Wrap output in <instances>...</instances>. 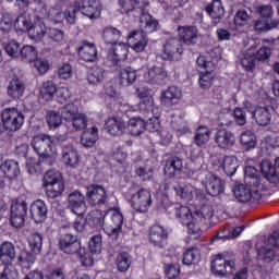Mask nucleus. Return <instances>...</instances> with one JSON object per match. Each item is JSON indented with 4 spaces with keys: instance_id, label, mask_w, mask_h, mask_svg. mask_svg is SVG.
I'll return each instance as SVG.
<instances>
[{
    "instance_id": "obj_36",
    "label": "nucleus",
    "mask_w": 279,
    "mask_h": 279,
    "mask_svg": "<svg viewBox=\"0 0 279 279\" xmlns=\"http://www.w3.org/2000/svg\"><path fill=\"white\" fill-rule=\"evenodd\" d=\"M45 165H47V159L29 157L26 160L27 173H29V175H40L45 169Z\"/></svg>"
},
{
    "instance_id": "obj_14",
    "label": "nucleus",
    "mask_w": 279,
    "mask_h": 279,
    "mask_svg": "<svg viewBox=\"0 0 279 279\" xmlns=\"http://www.w3.org/2000/svg\"><path fill=\"white\" fill-rule=\"evenodd\" d=\"M27 217V203L22 201L13 203L11 206L10 221L13 228H23L25 226V218Z\"/></svg>"
},
{
    "instance_id": "obj_31",
    "label": "nucleus",
    "mask_w": 279,
    "mask_h": 279,
    "mask_svg": "<svg viewBox=\"0 0 279 279\" xmlns=\"http://www.w3.org/2000/svg\"><path fill=\"white\" fill-rule=\"evenodd\" d=\"M78 56L84 62H95L97 60V47L92 43H84L78 48Z\"/></svg>"
},
{
    "instance_id": "obj_16",
    "label": "nucleus",
    "mask_w": 279,
    "mask_h": 279,
    "mask_svg": "<svg viewBox=\"0 0 279 279\" xmlns=\"http://www.w3.org/2000/svg\"><path fill=\"white\" fill-rule=\"evenodd\" d=\"M21 175V167L16 160H5L0 168V186L5 184V179L14 180Z\"/></svg>"
},
{
    "instance_id": "obj_63",
    "label": "nucleus",
    "mask_w": 279,
    "mask_h": 279,
    "mask_svg": "<svg viewBox=\"0 0 279 279\" xmlns=\"http://www.w3.org/2000/svg\"><path fill=\"white\" fill-rule=\"evenodd\" d=\"M77 114H80V109L73 102L65 105L61 109V117L65 121H71L73 118L77 117Z\"/></svg>"
},
{
    "instance_id": "obj_40",
    "label": "nucleus",
    "mask_w": 279,
    "mask_h": 279,
    "mask_svg": "<svg viewBox=\"0 0 279 279\" xmlns=\"http://www.w3.org/2000/svg\"><path fill=\"white\" fill-rule=\"evenodd\" d=\"M253 119H255L257 125H269L271 122V112L267 107H257L253 111Z\"/></svg>"
},
{
    "instance_id": "obj_54",
    "label": "nucleus",
    "mask_w": 279,
    "mask_h": 279,
    "mask_svg": "<svg viewBox=\"0 0 279 279\" xmlns=\"http://www.w3.org/2000/svg\"><path fill=\"white\" fill-rule=\"evenodd\" d=\"M102 38L107 45H114L121 38V31L114 27H107L104 29Z\"/></svg>"
},
{
    "instance_id": "obj_50",
    "label": "nucleus",
    "mask_w": 279,
    "mask_h": 279,
    "mask_svg": "<svg viewBox=\"0 0 279 279\" xmlns=\"http://www.w3.org/2000/svg\"><path fill=\"white\" fill-rule=\"evenodd\" d=\"M57 92L58 87H56V83L51 81L45 82L40 88V95L45 101H51L53 95H57Z\"/></svg>"
},
{
    "instance_id": "obj_4",
    "label": "nucleus",
    "mask_w": 279,
    "mask_h": 279,
    "mask_svg": "<svg viewBox=\"0 0 279 279\" xmlns=\"http://www.w3.org/2000/svg\"><path fill=\"white\" fill-rule=\"evenodd\" d=\"M1 121L4 130L19 132L23 128V123H25V116L14 107L4 108L1 112Z\"/></svg>"
},
{
    "instance_id": "obj_21",
    "label": "nucleus",
    "mask_w": 279,
    "mask_h": 279,
    "mask_svg": "<svg viewBox=\"0 0 279 279\" xmlns=\"http://www.w3.org/2000/svg\"><path fill=\"white\" fill-rule=\"evenodd\" d=\"M149 241L153 245L157 247H165L169 241V234L165 228L156 225L150 228L149 231Z\"/></svg>"
},
{
    "instance_id": "obj_15",
    "label": "nucleus",
    "mask_w": 279,
    "mask_h": 279,
    "mask_svg": "<svg viewBox=\"0 0 279 279\" xmlns=\"http://www.w3.org/2000/svg\"><path fill=\"white\" fill-rule=\"evenodd\" d=\"M59 247L64 254H82L84 250L82 248V243L77 240V236L66 233L62 235L59 240Z\"/></svg>"
},
{
    "instance_id": "obj_35",
    "label": "nucleus",
    "mask_w": 279,
    "mask_h": 279,
    "mask_svg": "<svg viewBox=\"0 0 279 279\" xmlns=\"http://www.w3.org/2000/svg\"><path fill=\"white\" fill-rule=\"evenodd\" d=\"M146 130V122L143 118H131L126 125V132L131 136H141Z\"/></svg>"
},
{
    "instance_id": "obj_42",
    "label": "nucleus",
    "mask_w": 279,
    "mask_h": 279,
    "mask_svg": "<svg viewBox=\"0 0 279 279\" xmlns=\"http://www.w3.org/2000/svg\"><path fill=\"white\" fill-rule=\"evenodd\" d=\"M174 215L178 219V222L182 223V226H186V223L190 221H195L196 219L195 211L192 213L191 209L186 206L175 207Z\"/></svg>"
},
{
    "instance_id": "obj_38",
    "label": "nucleus",
    "mask_w": 279,
    "mask_h": 279,
    "mask_svg": "<svg viewBox=\"0 0 279 279\" xmlns=\"http://www.w3.org/2000/svg\"><path fill=\"white\" fill-rule=\"evenodd\" d=\"M234 135L226 130H220L216 134V143L221 149H230L234 146Z\"/></svg>"
},
{
    "instance_id": "obj_17",
    "label": "nucleus",
    "mask_w": 279,
    "mask_h": 279,
    "mask_svg": "<svg viewBox=\"0 0 279 279\" xmlns=\"http://www.w3.org/2000/svg\"><path fill=\"white\" fill-rule=\"evenodd\" d=\"M148 43L149 39L147 38V34L143 33V31H133L128 36V45L136 53H143Z\"/></svg>"
},
{
    "instance_id": "obj_57",
    "label": "nucleus",
    "mask_w": 279,
    "mask_h": 279,
    "mask_svg": "<svg viewBox=\"0 0 279 279\" xmlns=\"http://www.w3.org/2000/svg\"><path fill=\"white\" fill-rule=\"evenodd\" d=\"M260 169L266 180H269L270 182L272 180H276V166H274L271 161H269L268 159L263 160L260 163Z\"/></svg>"
},
{
    "instance_id": "obj_62",
    "label": "nucleus",
    "mask_w": 279,
    "mask_h": 279,
    "mask_svg": "<svg viewBox=\"0 0 279 279\" xmlns=\"http://www.w3.org/2000/svg\"><path fill=\"white\" fill-rule=\"evenodd\" d=\"M14 27V17L10 13H3L0 19V32L3 34H10Z\"/></svg>"
},
{
    "instance_id": "obj_24",
    "label": "nucleus",
    "mask_w": 279,
    "mask_h": 279,
    "mask_svg": "<svg viewBox=\"0 0 279 279\" xmlns=\"http://www.w3.org/2000/svg\"><path fill=\"white\" fill-rule=\"evenodd\" d=\"M141 76H142L141 69L135 70L132 66H128L120 70L119 81L121 86H130L131 84H134L136 80H140L141 82L142 80Z\"/></svg>"
},
{
    "instance_id": "obj_41",
    "label": "nucleus",
    "mask_w": 279,
    "mask_h": 279,
    "mask_svg": "<svg viewBox=\"0 0 279 279\" xmlns=\"http://www.w3.org/2000/svg\"><path fill=\"white\" fill-rule=\"evenodd\" d=\"M182 159L178 157H172L167 160L163 171L168 178H173L177 173H180L182 171Z\"/></svg>"
},
{
    "instance_id": "obj_28",
    "label": "nucleus",
    "mask_w": 279,
    "mask_h": 279,
    "mask_svg": "<svg viewBox=\"0 0 279 279\" xmlns=\"http://www.w3.org/2000/svg\"><path fill=\"white\" fill-rule=\"evenodd\" d=\"M106 130L111 136H123L126 132L125 122L119 118H110L106 122Z\"/></svg>"
},
{
    "instance_id": "obj_20",
    "label": "nucleus",
    "mask_w": 279,
    "mask_h": 279,
    "mask_svg": "<svg viewBox=\"0 0 279 279\" xmlns=\"http://www.w3.org/2000/svg\"><path fill=\"white\" fill-rule=\"evenodd\" d=\"M61 158L65 167L75 169L80 165V153L71 145H63Z\"/></svg>"
},
{
    "instance_id": "obj_47",
    "label": "nucleus",
    "mask_w": 279,
    "mask_h": 279,
    "mask_svg": "<svg viewBox=\"0 0 279 279\" xmlns=\"http://www.w3.org/2000/svg\"><path fill=\"white\" fill-rule=\"evenodd\" d=\"M20 57L22 62L29 64L38 58V50H36L34 46L26 45L21 49Z\"/></svg>"
},
{
    "instance_id": "obj_53",
    "label": "nucleus",
    "mask_w": 279,
    "mask_h": 279,
    "mask_svg": "<svg viewBox=\"0 0 279 279\" xmlns=\"http://www.w3.org/2000/svg\"><path fill=\"white\" fill-rule=\"evenodd\" d=\"M87 81L93 86H97V84H101V82H104V69L99 66L92 68L88 72Z\"/></svg>"
},
{
    "instance_id": "obj_5",
    "label": "nucleus",
    "mask_w": 279,
    "mask_h": 279,
    "mask_svg": "<svg viewBox=\"0 0 279 279\" xmlns=\"http://www.w3.org/2000/svg\"><path fill=\"white\" fill-rule=\"evenodd\" d=\"M104 231L109 236L119 234L123 228V214L117 208L109 209L104 214Z\"/></svg>"
},
{
    "instance_id": "obj_34",
    "label": "nucleus",
    "mask_w": 279,
    "mask_h": 279,
    "mask_svg": "<svg viewBox=\"0 0 279 279\" xmlns=\"http://www.w3.org/2000/svg\"><path fill=\"white\" fill-rule=\"evenodd\" d=\"M7 93L12 99H21L25 93V83L19 78L11 80Z\"/></svg>"
},
{
    "instance_id": "obj_22",
    "label": "nucleus",
    "mask_w": 279,
    "mask_h": 279,
    "mask_svg": "<svg viewBox=\"0 0 279 279\" xmlns=\"http://www.w3.org/2000/svg\"><path fill=\"white\" fill-rule=\"evenodd\" d=\"M27 36L29 40L40 43V40L47 36V25H45V22H43L41 19L33 21V24H31L28 28Z\"/></svg>"
},
{
    "instance_id": "obj_51",
    "label": "nucleus",
    "mask_w": 279,
    "mask_h": 279,
    "mask_svg": "<svg viewBox=\"0 0 279 279\" xmlns=\"http://www.w3.org/2000/svg\"><path fill=\"white\" fill-rule=\"evenodd\" d=\"M199 258H202L199 248H189L183 255V265H197V263H199Z\"/></svg>"
},
{
    "instance_id": "obj_33",
    "label": "nucleus",
    "mask_w": 279,
    "mask_h": 279,
    "mask_svg": "<svg viewBox=\"0 0 279 279\" xmlns=\"http://www.w3.org/2000/svg\"><path fill=\"white\" fill-rule=\"evenodd\" d=\"M97 141H99V129L97 126H92L82 133L81 144L83 147L90 148Z\"/></svg>"
},
{
    "instance_id": "obj_52",
    "label": "nucleus",
    "mask_w": 279,
    "mask_h": 279,
    "mask_svg": "<svg viewBox=\"0 0 279 279\" xmlns=\"http://www.w3.org/2000/svg\"><path fill=\"white\" fill-rule=\"evenodd\" d=\"M29 250L38 256L43 252V235L40 233H33L28 238Z\"/></svg>"
},
{
    "instance_id": "obj_12",
    "label": "nucleus",
    "mask_w": 279,
    "mask_h": 279,
    "mask_svg": "<svg viewBox=\"0 0 279 279\" xmlns=\"http://www.w3.org/2000/svg\"><path fill=\"white\" fill-rule=\"evenodd\" d=\"M182 53H184L182 41L178 38H170L163 44L161 58L162 60H179Z\"/></svg>"
},
{
    "instance_id": "obj_27",
    "label": "nucleus",
    "mask_w": 279,
    "mask_h": 279,
    "mask_svg": "<svg viewBox=\"0 0 279 279\" xmlns=\"http://www.w3.org/2000/svg\"><path fill=\"white\" fill-rule=\"evenodd\" d=\"M138 16L141 27L142 29H144V34H151L160 29V24H158V21L154 19L151 14L142 11V13Z\"/></svg>"
},
{
    "instance_id": "obj_11",
    "label": "nucleus",
    "mask_w": 279,
    "mask_h": 279,
    "mask_svg": "<svg viewBox=\"0 0 279 279\" xmlns=\"http://www.w3.org/2000/svg\"><path fill=\"white\" fill-rule=\"evenodd\" d=\"M68 208L76 215V217H84L86 215V197L82 192L74 191L68 196Z\"/></svg>"
},
{
    "instance_id": "obj_10",
    "label": "nucleus",
    "mask_w": 279,
    "mask_h": 279,
    "mask_svg": "<svg viewBox=\"0 0 279 279\" xmlns=\"http://www.w3.org/2000/svg\"><path fill=\"white\" fill-rule=\"evenodd\" d=\"M122 14L141 16L143 10L149 5V0H119Z\"/></svg>"
},
{
    "instance_id": "obj_25",
    "label": "nucleus",
    "mask_w": 279,
    "mask_h": 279,
    "mask_svg": "<svg viewBox=\"0 0 279 279\" xmlns=\"http://www.w3.org/2000/svg\"><path fill=\"white\" fill-rule=\"evenodd\" d=\"M217 165L227 175H234L239 169V159L235 156H225L218 159Z\"/></svg>"
},
{
    "instance_id": "obj_3",
    "label": "nucleus",
    "mask_w": 279,
    "mask_h": 279,
    "mask_svg": "<svg viewBox=\"0 0 279 279\" xmlns=\"http://www.w3.org/2000/svg\"><path fill=\"white\" fill-rule=\"evenodd\" d=\"M211 269L217 276H229L236 271V258L232 253H220L215 256Z\"/></svg>"
},
{
    "instance_id": "obj_2",
    "label": "nucleus",
    "mask_w": 279,
    "mask_h": 279,
    "mask_svg": "<svg viewBox=\"0 0 279 279\" xmlns=\"http://www.w3.org/2000/svg\"><path fill=\"white\" fill-rule=\"evenodd\" d=\"M47 197L58 199L64 193V181L62 174L56 170H48L43 178L41 184Z\"/></svg>"
},
{
    "instance_id": "obj_32",
    "label": "nucleus",
    "mask_w": 279,
    "mask_h": 279,
    "mask_svg": "<svg viewBox=\"0 0 279 279\" xmlns=\"http://www.w3.org/2000/svg\"><path fill=\"white\" fill-rule=\"evenodd\" d=\"M206 191L209 193V195H213L214 197H217V195H220V193H223V182L221 179L209 174L206 179Z\"/></svg>"
},
{
    "instance_id": "obj_39",
    "label": "nucleus",
    "mask_w": 279,
    "mask_h": 279,
    "mask_svg": "<svg viewBox=\"0 0 279 279\" xmlns=\"http://www.w3.org/2000/svg\"><path fill=\"white\" fill-rule=\"evenodd\" d=\"M16 258V250L12 242H4L0 245V259L7 265Z\"/></svg>"
},
{
    "instance_id": "obj_44",
    "label": "nucleus",
    "mask_w": 279,
    "mask_h": 279,
    "mask_svg": "<svg viewBox=\"0 0 279 279\" xmlns=\"http://www.w3.org/2000/svg\"><path fill=\"white\" fill-rule=\"evenodd\" d=\"M240 143L244 151H250L252 149H255L256 143H257L256 134H254L252 131L242 132L240 136Z\"/></svg>"
},
{
    "instance_id": "obj_64",
    "label": "nucleus",
    "mask_w": 279,
    "mask_h": 279,
    "mask_svg": "<svg viewBox=\"0 0 279 279\" xmlns=\"http://www.w3.org/2000/svg\"><path fill=\"white\" fill-rule=\"evenodd\" d=\"M206 12L211 16V19H223L226 11L223 10V4L221 2H214L213 5L206 8Z\"/></svg>"
},
{
    "instance_id": "obj_1",
    "label": "nucleus",
    "mask_w": 279,
    "mask_h": 279,
    "mask_svg": "<svg viewBox=\"0 0 279 279\" xmlns=\"http://www.w3.org/2000/svg\"><path fill=\"white\" fill-rule=\"evenodd\" d=\"M31 145L39 158L46 160L48 167H51L56 162V158H58V146H56V138L51 135H35L32 138Z\"/></svg>"
},
{
    "instance_id": "obj_46",
    "label": "nucleus",
    "mask_w": 279,
    "mask_h": 279,
    "mask_svg": "<svg viewBox=\"0 0 279 279\" xmlns=\"http://www.w3.org/2000/svg\"><path fill=\"white\" fill-rule=\"evenodd\" d=\"M174 191L181 199L191 202V199H193V193H195V187H193L191 184L181 183L174 187Z\"/></svg>"
},
{
    "instance_id": "obj_59",
    "label": "nucleus",
    "mask_w": 279,
    "mask_h": 279,
    "mask_svg": "<svg viewBox=\"0 0 279 279\" xmlns=\"http://www.w3.org/2000/svg\"><path fill=\"white\" fill-rule=\"evenodd\" d=\"M70 121L72 123V128L76 132H82V130H86V128L88 126V118L84 113L76 114Z\"/></svg>"
},
{
    "instance_id": "obj_8",
    "label": "nucleus",
    "mask_w": 279,
    "mask_h": 279,
    "mask_svg": "<svg viewBox=\"0 0 279 279\" xmlns=\"http://www.w3.org/2000/svg\"><path fill=\"white\" fill-rule=\"evenodd\" d=\"M32 10L38 12L40 19H49L52 23H62L64 14L59 8L47 9V3L43 0H34Z\"/></svg>"
},
{
    "instance_id": "obj_7",
    "label": "nucleus",
    "mask_w": 279,
    "mask_h": 279,
    "mask_svg": "<svg viewBox=\"0 0 279 279\" xmlns=\"http://www.w3.org/2000/svg\"><path fill=\"white\" fill-rule=\"evenodd\" d=\"M130 204L135 213H147L151 207V192L149 190H138L131 195Z\"/></svg>"
},
{
    "instance_id": "obj_19",
    "label": "nucleus",
    "mask_w": 279,
    "mask_h": 279,
    "mask_svg": "<svg viewBox=\"0 0 279 279\" xmlns=\"http://www.w3.org/2000/svg\"><path fill=\"white\" fill-rule=\"evenodd\" d=\"M182 99V89L177 86H170L168 89L161 92L160 104L166 106V108H171V106H178Z\"/></svg>"
},
{
    "instance_id": "obj_6",
    "label": "nucleus",
    "mask_w": 279,
    "mask_h": 279,
    "mask_svg": "<svg viewBox=\"0 0 279 279\" xmlns=\"http://www.w3.org/2000/svg\"><path fill=\"white\" fill-rule=\"evenodd\" d=\"M137 96L142 99L140 107L134 108L126 104L122 105L120 110L122 112H136V110L145 111L154 108V95L151 94V89L147 87L137 88Z\"/></svg>"
},
{
    "instance_id": "obj_58",
    "label": "nucleus",
    "mask_w": 279,
    "mask_h": 279,
    "mask_svg": "<svg viewBox=\"0 0 279 279\" xmlns=\"http://www.w3.org/2000/svg\"><path fill=\"white\" fill-rule=\"evenodd\" d=\"M195 221H203L204 219H210L215 215L213 205H203L201 208L194 210Z\"/></svg>"
},
{
    "instance_id": "obj_61",
    "label": "nucleus",
    "mask_w": 279,
    "mask_h": 279,
    "mask_svg": "<svg viewBox=\"0 0 279 279\" xmlns=\"http://www.w3.org/2000/svg\"><path fill=\"white\" fill-rule=\"evenodd\" d=\"M21 44L14 39H11L4 44L5 53L10 58H19L21 56Z\"/></svg>"
},
{
    "instance_id": "obj_49",
    "label": "nucleus",
    "mask_w": 279,
    "mask_h": 279,
    "mask_svg": "<svg viewBox=\"0 0 279 279\" xmlns=\"http://www.w3.org/2000/svg\"><path fill=\"white\" fill-rule=\"evenodd\" d=\"M233 195L239 199V202L247 203L252 199V191L245 184L236 185L233 190Z\"/></svg>"
},
{
    "instance_id": "obj_43",
    "label": "nucleus",
    "mask_w": 279,
    "mask_h": 279,
    "mask_svg": "<svg viewBox=\"0 0 279 279\" xmlns=\"http://www.w3.org/2000/svg\"><path fill=\"white\" fill-rule=\"evenodd\" d=\"M210 141V129L205 125H201L196 129L194 134V144L197 147H206V144Z\"/></svg>"
},
{
    "instance_id": "obj_37",
    "label": "nucleus",
    "mask_w": 279,
    "mask_h": 279,
    "mask_svg": "<svg viewBox=\"0 0 279 279\" xmlns=\"http://www.w3.org/2000/svg\"><path fill=\"white\" fill-rule=\"evenodd\" d=\"M276 250H278L277 246H271L266 241L265 245L257 251L258 260L266 264L274 263L276 260Z\"/></svg>"
},
{
    "instance_id": "obj_48",
    "label": "nucleus",
    "mask_w": 279,
    "mask_h": 279,
    "mask_svg": "<svg viewBox=\"0 0 279 279\" xmlns=\"http://www.w3.org/2000/svg\"><path fill=\"white\" fill-rule=\"evenodd\" d=\"M116 265L118 271L125 274V271H128L132 265V256H130V254H128L126 252L118 254Z\"/></svg>"
},
{
    "instance_id": "obj_9",
    "label": "nucleus",
    "mask_w": 279,
    "mask_h": 279,
    "mask_svg": "<svg viewBox=\"0 0 279 279\" xmlns=\"http://www.w3.org/2000/svg\"><path fill=\"white\" fill-rule=\"evenodd\" d=\"M141 82L146 84H162L167 80V71L162 66H147L144 65L141 68Z\"/></svg>"
},
{
    "instance_id": "obj_23",
    "label": "nucleus",
    "mask_w": 279,
    "mask_h": 279,
    "mask_svg": "<svg viewBox=\"0 0 279 279\" xmlns=\"http://www.w3.org/2000/svg\"><path fill=\"white\" fill-rule=\"evenodd\" d=\"M47 203L43 199H37L31 205V217L35 223H43L47 219Z\"/></svg>"
},
{
    "instance_id": "obj_60",
    "label": "nucleus",
    "mask_w": 279,
    "mask_h": 279,
    "mask_svg": "<svg viewBox=\"0 0 279 279\" xmlns=\"http://www.w3.org/2000/svg\"><path fill=\"white\" fill-rule=\"evenodd\" d=\"M243 230H245V227L243 226L236 227L232 231L222 230L218 232L217 236L214 238V241H216V239H222V241H228V239H236V236H241Z\"/></svg>"
},
{
    "instance_id": "obj_55",
    "label": "nucleus",
    "mask_w": 279,
    "mask_h": 279,
    "mask_svg": "<svg viewBox=\"0 0 279 279\" xmlns=\"http://www.w3.org/2000/svg\"><path fill=\"white\" fill-rule=\"evenodd\" d=\"M254 27H255L256 32H269L270 29L278 27V20L260 19L255 22Z\"/></svg>"
},
{
    "instance_id": "obj_29",
    "label": "nucleus",
    "mask_w": 279,
    "mask_h": 279,
    "mask_svg": "<svg viewBox=\"0 0 279 279\" xmlns=\"http://www.w3.org/2000/svg\"><path fill=\"white\" fill-rule=\"evenodd\" d=\"M179 38L185 45H195L197 43V28L195 26H179Z\"/></svg>"
},
{
    "instance_id": "obj_13",
    "label": "nucleus",
    "mask_w": 279,
    "mask_h": 279,
    "mask_svg": "<svg viewBox=\"0 0 279 279\" xmlns=\"http://www.w3.org/2000/svg\"><path fill=\"white\" fill-rule=\"evenodd\" d=\"M78 11L89 21H97L101 16V2L99 0H85L77 2Z\"/></svg>"
},
{
    "instance_id": "obj_56",
    "label": "nucleus",
    "mask_w": 279,
    "mask_h": 279,
    "mask_svg": "<svg viewBox=\"0 0 279 279\" xmlns=\"http://www.w3.org/2000/svg\"><path fill=\"white\" fill-rule=\"evenodd\" d=\"M87 223L92 228H102L104 230V214L99 210H93L87 216Z\"/></svg>"
},
{
    "instance_id": "obj_18",
    "label": "nucleus",
    "mask_w": 279,
    "mask_h": 279,
    "mask_svg": "<svg viewBox=\"0 0 279 279\" xmlns=\"http://www.w3.org/2000/svg\"><path fill=\"white\" fill-rule=\"evenodd\" d=\"M86 197L92 206H104L108 199L106 189L97 184L87 187Z\"/></svg>"
},
{
    "instance_id": "obj_30",
    "label": "nucleus",
    "mask_w": 279,
    "mask_h": 279,
    "mask_svg": "<svg viewBox=\"0 0 279 279\" xmlns=\"http://www.w3.org/2000/svg\"><path fill=\"white\" fill-rule=\"evenodd\" d=\"M128 53L129 49L125 43L112 44L108 53V59L112 60V62H119V60H125Z\"/></svg>"
},
{
    "instance_id": "obj_26",
    "label": "nucleus",
    "mask_w": 279,
    "mask_h": 279,
    "mask_svg": "<svg viewBox=\"0 0 279 279\" xmlns=\"http://www.w3.org/2000/svg\"><path fill=\"white\" fill-rule=\"evenodd\" d=\"M34 21L32 20V14L24 12L17 15L13 22V28L17 34H27Z\"/></svg>"
},
{
    "instance_id": "obj_45",
    "label": "nucleus",
    "mask_w": 279,
    "mask_h": 279,
    "mask_svg": "<svg viewBox=\"0 0 279 279\" xmlns=\"http://www.w3.org/2000/svg\"><path fill=\"white\" fill-rule=\"evenodd\" d=\"M17 260L23 274H25V271L32 269V267L36 263V256L27 251H22L20 256L17 257Z\"/></svg>"
}]
</instances>
